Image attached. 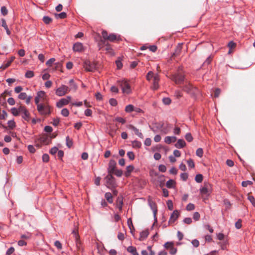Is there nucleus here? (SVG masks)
<instances>
[{
	"instance_id": "1",
	"label": "nucleus",
	"mask_w": 255,
	"mask_h": 255,
	"mask_svg": "<svg viewBox=\"0 0 255 255\" xmlns=\"http://www.w3.org/2000/svg\"><path fill=\"white\" fill-rule=\"evenodd\" d=\"M171 79L176 84H182L185 81V76L183 73L177 72L172 75Z\"/></svg>"
},
{
	"instance_id": "2",
	"label": "nucleus",
	"mask_w": 255,
	"mask_h": 255,
	"mask_svg": "<svg viewBox=\"0 0 255 255\" xmlns=\"http://www.w3.org/2000/svg\"><path fill=\"white\" fill-rule=\"evenodd\" d=\"M37 110L41 115H48L51 113L50 107L48 105L41 104L37 106Z\"/></svg>"
},
{
	"instance_id": "3",
	"label": "nucleus",
	"mask_w": 255,
	"mask_h": 255,
	"mask_svg": "<svg viewBox=\"0 0 255 255\" xmlns=\"http://www.w3.org/2000/svg\"><path fill=\"white\" fill-rule=\"evenodd\" d=\"M182 89L184 91L192 96L195 95L197 90L196 87L189 82H186V84L182 86Z\"/></svg>"
},
{
	"instance_id": "4",
	"label": "nucleus",
	"mask_w": 255,
	"mask_h": 255,
	"mask_svg": "<svg viewBox=\"0 0 255 255\" xmlns=\"http://www.w3.org/2000/svg\"><path fill=\"white\" fill-rule=\"evenodd\" d=\"M118 82L122 88L123 93L127 94L130 93V86L126 80L124 79L122 81H118Z\"/></svg>"
},
{
	"instance_id": "5",
	"label": "nucleus",
	"mask_w": 255,
	"mask_h": 255,
	"mask_svg": "<svg viewBox=\"0 0 255 255\" xmlns=\"http://www.w3.org/2000/svg\"><path fill=\"white\" fill-rule=\"evenodd\" d=\"M105 180L106 181L107 186L109 187L110 186L115 187L116 185L115 178L113 176V174L108 173V174L105 177Z\"/></svg>"
},
{
	"instance_id": "6",
	"label": "nucleus",
	"mask_w": 255,
	"mask_h": 255,
	"mask_svg": "<svg viewBox=\"0 0 255 255\" xmlns=\"http://www.w3.org/2000/svg\"><path fill=\"white\" fill-rule=\"evenodd\" d=\"M153 125H154L153 127H151V126H149V128L154 132H156L157 131V130L163 128L162 131L165 133H167V131H166L165 128H164V123H155L153 124Z\"/></svg>"
},
{
	"instance_id": "7",
	"label": "nucleus",
	"mask_w": 255,
	"mask_h": 255,
	"mask_svg": "<svg viewBox=\"0 0 255 255\" xmlns=\"http://www.w3.org/2000/svg\"><path fill=\"white\" fill-rule=\"evenodd\" d=\"M69 88L65 85H62L56 90L55 94L58 96H63L67 93Z\"/></svg>"
},
{
	"instance_id": "8",
	"label": "nucleus",
	"mask_w": 255,
	"mask_h": 255,
	"mask_svg": "<svg viewBox=\"0 0 255 255\" xmlns=\"http://www.w3.org/2000/svg\"><path fill=\"white\" fill-rule=\"evenodd\" d=\"M71 100L70 96H67V98H62L56 103V106L58 108H61L64 106L67 105Z\"/></svg>"
},
{
	"instance_id": "9",
	"label": "nucleus",
	"mask_w": 255,
	"mask_h": 255,
	"mask_svg": "<svg viewBox=\"0 0 255 255\" xmlns=\"http://www.w3.org/2000/svg\"><path fill=\"white\" fill-rule=\"evenodd\" d=\"M148 205L149 206L150 208L153 211L154 220L156 222L157 219L156 218V215L157 212V205H156V203H155V202L152 201L150 199H148Z\"/></svg>"
},
{
	"instance_id": "10",
	"label": "nucleus",
	"mask_w": 255,
	"mask_h": 255,
	"mask_svg": "<svg viewBox=\"0 0 255 255\" xmlns=\"http://www.w3.org/2000/svg\"><path fill=\"white\" fill-rule=\"evenodd\" d=\"M117 163L114 159H111L109 163L108 172V173L113 174L116 169Z\"/></svg>"
},
{
	"instance_id": "11",
	"label": "nucleus",
	"mask_w": 255,
	"mask_h": 255,
	"mask_svg": "<svg viewBox=\"0 0 255 255\" xmlns=\"http://www.w3.org/2000/svg\"><path fill=\"white\" fill-rule=\"evenodd\" d=\"M55 136H52L49 137L47 135H43L39 138V141L43 144L48 145L51 142V139Z\"/></svg>"
},
{
	"instance_id": "12",
	"label": "nucleus",
	"mask_w": 255,
	"mask_h": 255,
	"mask_svg": "<svg viewBox=\"0 0 255 255\" xmlns=\"http://www.w3.org/2000/svg\"><path fill=\"white\" fill-rule=\"evenodd\" d=\"M72 234L73 235L74 237V240L76 247L80 250L81 246V243L80 241V237L78 235V233L76 231L73 230L72 232Z\"/></svg>"
},
{
	"instance_id": "13",
	"label": "nucleus",
	"mask_w": 255,
	"mask_h": 255,
	"mask_svg": "<svg viewBox=\"0 0 255 255\" xmlns=\"http://www.w3.org/2000/svg\"><path fill=\"white\" fill-rule=\"evenodd\" d=\"M72 49L74 52H81L83 51L84 46L81 42H77L73 44Z\"/></svg>"
},
{
	"instance_id": "14",
	"label": "nucleus",
	"mask_w": 255,
	"mask_h": 255,
	"mask_svg": "<svg viewBox=\"0 0 255 255\" xmlns=\"http://www.w3.org/2000/svg\"><path fill=\"white\" fill-rule=\"evenodd\" d=\"M85 67L87 71L93 72L96 69V65L94 63H91L90 61L85 62Z\"/></svg>"
},
{
	"instance_id": "15",
	"label": "nucleus",
	"mask_w": 255,
	"mask_h": 255,
	"mask_svg": "<svg viewBox=\"0 0 255 255\" xmlns=\"http://www.w3.org/2000/svg\"><path fill=\"white\" fill-rule=\"evenodd\" d=\"M128 128L134 131V134L139 138L143 139L144 138L143 134L139 131V129L132 125L128 126Z\"/></svg>"
},
{
	"instance_id": "16",
	"label": "nucleus",
	"mask_w": 255,
	"mask_h": 255,
	"mask_svg": "<svg viewBox=\"0 0 255 255\" xmlns=\"http://www.w3.org/2000/svg\"><path fill=\"white\" fill-rule=\"evenodd\" d=\"M179 216V212L177 210H175L173 211L172 214L171 215L169 223H173L177 219Z\"/></svg>"
},
{
	"instance_id": "17",
	"label": "nucleus",
	"mask_w": 255,
	"mask_h": 255,
	"mask_svg": "<svg viewBox=\"0 0 255 255\" xmlns=\"http://www.w3.org/2000/svg\"><path fill=\"white\" fill-rule=\"evenodd\" d=\"M102 35L103 39H101L99 43V45L101 48V44H105L106 42V40L108 39L109 35L108 32L106 30H103L102 32Z\"/></svg>"
},
{
	"instance_id": "18",
	"label": "nucleus",
	"mask_w": 255,
	"mask_h": 255,
	"mask_svg": "<svg viewBox=\"0 0 255 255\" xmlns=\"http://www.w3.org/2000/svg\"><path fill=\"white\" fill-rule=\"evenodd\" d=\"M124 198L122 195L118 197L117 199V207L119 209L120 211H122L123 209Z\"/></svg>"
},
{
	"instance_id": "19",
	"label": "nucleus",
	"mask_w": 255,
	"mask_h": 255,
	"mask_svg": "<svg viewBox=\"0 0 255 255\" xmlns=\"http://www.w3.org/2000/svg\"><path fill=\"white\" fill-rule=\"evenodd\" d=\"M148 235H149V231H148V229L142 231L140 233L139 240L140 241H143L148 237Z\"/></svg>"
},
{
	"instance_id": "20",
	"label": "nucleus",
	"mask_w": 255,
	"mask_h": 255,
	"mask_svg": "<svg viewBox=\"0 0 255 255\" xmlns=\"http://www.w3.org/2000/svg\"><path fill=\"white\" fill-rule=\"evenodd\" d=\"M186 145L185 141L182 139H179L176 143L175 144V146L177 148H182Z\"/></svg>"
},
{
	"instance_id": "21",
	"label": "nucleus",
	"mask_w": 255,
	"mask_h": 255,
	"mask_svg": "<svg viewBox=\"0 0 255 255\" xmlns=\"http://www.w3.org/2000/svg\"><path fill=\"white\" fill-rule=\"evenodd\" d=\"M121 40L120 36H117L116 34L115 33L110 34L109 35V38L108 40L110 42H115L116 41H119Z\"/></svg>"
},
{
	"instance_id": "22",
	"label": "nucleus",
	"mask_w": 255,
	"mask_h": 255,
	"mask_svg": "<svg viewBox=\"0 0 255 255\" xmlns=\"http://www.w3.org/2000/svg\"><path fill=\"white\" fill-rule=\"evenodd\" d=\"M182 46V43H178V45L177 46L174 52H173L172 54V57L176 56L179 55V54L180 53V52L181 51Z\"/></svg>"
},
{
	"instance_id": "23",
	"label": "nucleus",
	"mask_w": 255,
	"mask_h": 255,
	"mask_svg": "<svg viewBox=\"0 0 255 255\" xmlns=\"http://www.w3.org/2000/svg\"><path fill=\"white\" fill-rule=\"evenodd\" d=\"M153 88L154 90H156L158 88V82L159 81V76L157 74H156L153 77Z\"/></svg>"
},
{
	"instance_id": "24",
	"label": "nucleus",
	"mask_w": 255,
	"mask_h": 255,
	"mask_svg": "<svg viewBox=\"0 0 255 255\" xmlns=\"http://www.w3.org/2000/svg\"><path fill=\"white\" fill-rule=\"evenodd\" d=\"M0 22H1V26L2 27H3L4 28V29L6 30V34L8 35H9L11 33V32L9 30V29L7 27L5 20L3 18H2L0 20Z\"/></svg>"
},
{
	"instance_id": "25",
	"label": "nucleus",
	"mask_w": 255,
	"mask_h": 255,
	"mask_svg": "<svg viewBox=\"0 0 255 255\" xmlns=\"http://www.w3.org/2000/svg\"><path fill=\"white\" fill-rule=\"evenodd\" d=\"M176 140L175 136H166L164 138V142L167 144H170L172 142H174Z\"/></svg>"
},
{
	"instance_id": "26",
	"label": "nucleus",
	"mask_w": 255,
	"mask_h": 255,
	"mask_svg": "<svg viewBox=\"0 0 255 255\" xmlns=\"http://www.w3.org/2000/svg\"><path fill=\"white\" fill-rule=\"evenodd\" d=\"M176 182L172 179H169L166 183V186L169 189L174 188L175 186Z\"/></svg>"
},
{
	"instance_id": "27",
	"label": "nucleus",
	"mask_w": 255,
	"mask_h": 255,
	"mask_svg": "<svg viewBox=\"0 0 255 255\" xmlns=\"http://www.w3.org/2000/svg\"><path fill=\"white\" fill-rule=\"evenodd\" d=\"M127 251L128 253H130L132 255H139L138 253L136 251V249L135 247L133 246H129L127 248Z\"/></svg>"
},
{
	"instance_id": "28",
	"label": "nucleus",
	"mask_w": 255,
	"mask_h": 255,
	"mask_svg": "<svg viewBox=\"0 0 255 255\" xmlns=\"http://www.w3.org/2000/svg\"><path fill=\"white\" fill-rule=\"evenodd\" d=\"M105 197L109 203L112 204L113 202V196L110 192H106L105 194Z\"/></svg>"
},
{
	"instance_id": "29",
	"label": "nucleus",
	"mask_w": 255,
	"mask_h": 255,
	"mask_svg": "<svg viewBox=\"0 0 255 255\" xmlns=\"http://www.w3.org/2000/svg\"><path fill=\"white\" fill-rule=\"evenodd\" d=\"M54 15L56 19H64L67 17V13L65 12H62L60 13H55Z\"/></svg>"
},
{
	"instance_id": "30",
	"label": "nucleus",
	"mask_w": 255,
	"mask_h": 255,
	"mask_svg": "<svg viewBox=\"0 0 255 255\" xmlns=\"http://www.w3.org/2000/svg\"><path fill=\"white\" fill-rule=\"evenodd\" d=\"M127 223L128 226V228H129L130 230V233L131 234H133V231H134V228L133 227V225L132 224V220L130 218H129L128 219Z\"/></svg>"
},
{
	"instance_id": "31",
	"label": "nucleus",
	"mask_w": 255,
	"mask_h": 255,
	"mask_svg": "<svg viewBox=\"0 0 255 255\" xmlns=\"http://www.w3.org/2000/svg\"><path fill=\"white\" fill-rule=\"evenodd\" d=\"M21 117L24 120L28 122H29L30 119V115L28 111L25 112L23 114H22Z\"/></svg>"
},
{
	"instance_id": "32",
	"label": "nucleus",
	"mask_w": 255,
	"mask_h": 255,
	"mask_svg": "<svg viewBox=\"0 0 255 255\" xmlns=\"http://www.w3.org/2000/svg\"><path fill=\"white\" fill-rule=\"evenodd\" d=\"M134 166L132 165H129L127 167V171L125 173V175L127 177L129 176L131 172L133 170Z\"/></svg>"
},
{
	"instance_id": "33",
	"label": "nucleus",
	"mask_w": 255,
	"mask_h": 255,
	"mask_svg": "<svg viewBox=\"0 0 255 255\" xmlns=\"http://www.w3.org/2000/svg\"><path fill=\"white\" fill-rule=\"evenodd\" d=\"M132 145L133 148H139L141 147L142 143L140 141L137 140H134L132 141Z\"/></svg>"
},
{
	"instance_id": "34",
	"label": "nucleus",
	"mask_w": 255,
	"mask_h": 255,
	"mask_svg": "<svg viewBox=\"0 0 255 255\" xmlns=\"http://www.w3.org/2000/svg\"><path fill=\"white\" fill-rule=\"evenodd\" d=\"M42 20L46 24H48L52 21V19L48 16H44Z\"/></svg>"
},
{
	"instance_id": "35",
	"label": "nucleus",
	"mask_w": 255,
	"mask_h": 255,
	"mask_svg": "<svg viewBox=\"0 0 255 255\" xmlns=\"http://www.w3.org/2000/svg\"><path fill=\"white\" fill-rule=\"evenodd\" d=\"M134 110V107L131 104L127 105L125 108V111L127 113H131L133 112Z\"/></svg>"
},
{
	"instance_id": "36",
	"label": "nucleus",
	"mask_w": 255,
	"mask_h": 255,
	"mask_svg": "<svg viewBox=\"0 0 255 255\" xmlns=\"http://www.w3.org/2000/svg\"><path fill=\"white\" fill-rule=\"evenodd\" d=\"M195 180L197 183H201L203 180V176L201 174H198L196 175Z\"/></svg>"
},
{
	"instance_id": "37",
	"label": "nucleus",
	"mask_w": 255,
	"mask_h": 255,
	"mask_svg": "<svg viewBox=\"0 0 255 255\" xmlns=\"http://www.w3.org/2000/svg\"><path fill=\"white\" fill-rule=\"evenodd\" d=\"M7 124L8 128L11 129H13L16 126L15 123L14 122V120L8 121L7 122Z\"/></svg>"
},
{
	"instance_id": "38",
	"label": "nucleus",
	"mask_w": 255,
	"mask_h": 255,
	"mask_svg": "<svg viewBox=\"0 0 255 255\" xmlns=\"http://www.w3.org/2000/svg\"><path fill=\"white\" fill-rule=\"evenodd\" d=\"M69 84L71 87V89H73L74 90H77V85L75 84L73 79H71L69 81Z\"/></svg>"
},
{
	"instance_id": "39",
	"label": "nucleus",
	"mask_w": 255,
	"mask_h": 255,
	"mask_svg": "<svg viewBox=\"0 0 255 255\" xmlns=\"http://www.w3.org/2000/svg\"><path fill=\"white\" fill-rule=\"evenodd\" d=\"M34 75L33 72L30 70L27 71L25 74V76L27 78H31L34 76Z\"/></svg>"
},
{
	"instance_id": "40",
	"label": "nucleus",
	"mask_w": 255,
	"mask_h": 255,
	"mask_svg": "<svg viewBox=\"0 0 255 255\" xmlns=\"http://www.w3.org/2000/svg\"><path fill=\"white\" fill-rule=\"evenodd\" d=\"M196 154L199 157H202L203 155V150L202 148H198L196 151Z\"/></svg>"
},
{
	"instance_id": "41",
	"label": "nucleus",
	"mask_w": 255,
	"mask_h": 255,
	"mask_svg": "<svg viewBox=\"0 0 255 255\" xmlns=\"http://www.w3.org/2000/svg\"><path fill=\"white\" fill-rule=\"evenodd\" d=\"M185 138L186 140L188 142H191L193 139V136H192L191 133L190 132L187 133L186 134V135L185 136Z\"/></svg>"
},
{
	"instance_id": "42",
	"label": "nucleus",
	"mask_w": 255,
	"mask_h": 255,
	"mask_svg": "<svg viewBox=\"0 0 255 255\" xmlns=\"http://www.w3.org/2000/svg\"><path fill=\"white\" fill-rule=\"evenodd\" d=\"M109 104L111 106L115 107L118 104V102L116 99L114 98H111L109 100Z\"/></svg>"
},
{
	"instance_id": "43",
	"label": "nucleus",
	"mask_w": 255,
	"mask_h": 255,
	"mask_svg": "<svg viewBox=\"0 0 255 255\" xmlns=\"http://www.w3.org/2000/svg\"><path fill=\"white\" fill-rule=\"evenodd\" d=\"M187 164H188V166L189 167H190L191 168H193L195 167V164H194V161L191 158H190L189 159H188L187 161Z\"/></svg>"
},
{
	"instance_id": "44",
	"label": "nucleus",
	"mask_w": 255,
	"mask_h": 255,
	"mask_svg": "<svg viewBox=\"0 0 255 255\" xmlns=\"http://www.w3.org/2000/svg\"><path fill=\"white\" fill-rule=\"evenodd\" d=\"M61 115L64 117H67L69 116V110L66 108H64L61 110Z\"/></svg>"
},
{
	"instance_id": "45",
	"label": "nucleus",
	"mask_w": 255,
	"mask_h": 255,
	"mask_svg": "<svg viewBox=\"0 0 255 255\" xmlns=\"http://www.w3.org/2000/svg\"><path fill=\"white\" fill-rule=\"evenodd\" d=\"M66 145L68 147H71L73 145L72 140L70 139L69 136H67L66 138Z\"/></svg>"
},
{
	"instance_id": "46",
	"label": "nucleus",
	"mask_w": 255,
	"mask_h": 255,
	"mask_svg": "<svg viewBox=\"0 0 255 255\" xmlns=\"http://www.w3.org/2000/svg\"><path fill=\"white\" fill-rule=\"evenodd\" d=\"M113 174L117 177H121L123 175V171L121 169H116Z\"/></svg>"
},
{
	"instance_id": "47",
	"label": "nucleus",
	"mask_w": 255,
	"mask_h": 255,
	"mask_svg": "<svg viewBox=\"0 0 255 255\" xmlns=\"http://www.w3.org/2000/svg\"><path fill=\"white\" fill-rule=\"evenodd\" d=\"M188 177V175L187 173H182L180 174V178L184 181H186Z\"/></svg>"
},
{
	"instance_id": "48",
	"label": "nucleus",
	"mask_w": 255,
	"mask_h": 255,
	"mask_svg": "<svg viewBox=\"0 0 255 255\" xmlns=\"http://www.w3.org/2000/svg\"><path fill=\"white\" fill-rule=\"evenodd\" d=\"M11 112L14 116L16 117L19 115V113L18 112V109L16 108H15V107L12 108L11 109Z\"/></svg>"
},
{
	"instance_id": "49",
	"label": "nucleus",
	"mask_w": 255,
	"mask_h": 255,
	"mask_svg": "<svg viewBox=\"0 0 255 255\" xmlns=\"http://www.w3.org/2000/svg\"><path fill=\"white\" fill-rule=\"evenodd\" d=\"M127 156L131 160H133L135 158V155L132 151H128L127 153Z\"/></svg>"
},
{
	"instance_id": "50",
	"label": "nucleus",
	"mask_w": 255,
	"mask_h": 255,
	"mask_svg": "<svg viewBox=\"0 0 255 255\" xmlns=\"http://www.w3.org/2000/svg\"><path fill=\"white\" fill-rule=\"evenodd\" d=\"M162 102L164 105H169L171 103V100L169 98H164Z\"/></svg>"
},
{
	"instance_id": "51",
	"label": "nucleus",
	"mask_w": 255,
	"mask_h": 255,
	"mask_svg": "<svg viewBox=\"0 0 255 255\" xmlns=\"http://www.w3.org/2000/svg\"><path fill=\"white\" fill-rule=\"evenodd\" d=\"M167 206L168 209L169 210L172 211L173 209V203L171 200H169L167 201Z\"/></svg>"
},
{
	"instance_id": "52",
	"label": "nucleus",
	"mask_w": 255,
	"mask_h": 255,
	"mask_svg": "<svg viewBox=\"0 0 255 255\" xmlns=\"http://www.w3.org/2000/svg\"><path fill=\"white\" fill-rule=\"evenodd\" d=\"M169 253L171 255H175L177 253V249L174 247L173 246H171V247L169 249Z\"/></svg>"
},
{
	"instance_id": "53",
	"label": "nucleus",
	"mask_w": 255,
	"mask_h": 255,
	"mask_svg": "<svg viewBox=\"0 0 255 255\" xmlns=\"http://www.w3.org/2000/svg\"><path fill=\"white\" fill-rule=\"evenodd\" d=\"M186 208L187 211H192L195 209V205L192 203H189Z\"/></svg>"
},
{
	"instance_id": "54",
	"label": "nucleus",
	"mask_w": 255,
	"mask_h": 255,
	"mask_svg": "<svg viewBox=\"0 0 255 255\" xmlns=\"http://www.w3.org/2000/svg\"><path fill=\"white\" fill-rule=\"evenodd\" d=\"M248 199L252 203V205L255 207V199L253 196H248Z\"/></svg>"
},
{
	"instance_id": "55",
	"label": "nucleus",
	"mask_w": 255,
	"mask_h": 255,
	"mask_svg": "<svg viewBox=\"0 0 255 255\" xmlns=\"http://www.w3.org/2000/svg\"><path fill=\"white\" fill-rule=\"evenodd\" d=\"M17 109L19 114L20 113L23 114L25 112L27 111V110L24 106H20Z\"/></svg>"
},
{
	"instance_id": "56",
	"label": "nucleus",
	"mask_w": 255,
	"mask_h": 255,
	"mask_svg": "<svg viewBox=\"0 0 255 255\" xmlns=\"http://www.w3.org/2000/svg\"><path fill=\"white\" fill-rule=\"evenodd\" d=\"M0 11L1 14L3 15H7L8 13V10L5 6H3L1 7Z\"/></svg>"
},
{
	"instance_id": "57",
	"label": "nucleus",
	"mask_w": 255,
	"mask_h": 255,
	"mask_svg": "<svg viewBox=\"0 0 255 255\" xmlns=\"http://www.w3.org/2000/svg\"><path fill=\"white\" fill-rule=\"evenodd\" d=\"M58 150V148L57 147L54 146L51 148L49 151V153L52 155H55L56 152H57Z\"/></svg>"
},
{
	"instance_id": "58",
	"label": "nucleus",
	"mask_w": 255,
	"mask_h": 255,
	"mask_svg": "<svg viewBox=\"0 0 255 255\" xmlns=\"http://www.w3.org/2000/svg\"><path fill=\"white\" fill-rule=\"evenodd\" d=\"M42 161L44 162H47L49 160V156L48 154L45 153L42 155Z\"/></svg>"
},
{
	"instance_id": "59",
	"label": "nucleus",
	"mask_w": 255,
	"mask_h": 255,
	"mask_svg": "<svg viewBox=\"0 0 255 255\" xmlns=\"http://www.w3.org/2000/svg\"><path fill=\"white\" fill-rule=\"evenodd\" d=\"M242 220L241 219H239L238 220L237 222H236L235 223V227L237 229H240L242 228Z\"/></svg>"
},
{
	"instance_id": "60",
	"label": "nucleus",
	"mask_w": 255,
	"mask_h": 255,
	"mask_svg": "<svg viewBox=\"0 0 255 255\" xmlns=\"http://www.w3.org/2000/svg\"><path fill=\"white\" fill-rule=\"evenodd\" d=\"M200 193L202 194L206 195L208 193V189L206 187H203L200 189Z\"/></svg>"
},
{
	"instance_id": "61",
	"label": "nucleus",
	"mask_w": 255,
	"mask_h": 255,
	"mask_svg": "<svg viewBox=\"0 0 255 255\" xmlns=\"http://www.w3.org/2000/svg\"><path fill=\"white\" fill-rule=\"evenodd\" d=\"M55 59L54 58H51L46 62V65L48 67H50L52 64L55 62Z\"/></svg>"
},
{
	"instance_id": "62",
	"label": "nucleus",
	"mask_w": 255,
	"mask_h": 255,
	"mask_svg": "<svg viewBox=\"0 0 255 255\" xmlns=\"http://www.w3.org/2000/svg\"><path fill=\"white\" fill-rule=\"evenodd\" d=\"M26 97L27 95L26 93L24 92L20 93L18 96V99L20 100H25L26 98Z\"/></svg>"
},
{
	"instance_id": "63",
	"label": "nucleus",
	"mask_w": 255,
	"mask_h": 255,
	"mask_svg": "<svg viewBox=\"0 0 255 255\" xmlns=\"http://www.w3.org/2000/svg\"><path fill=\"white\" fill-rule=\"evenodd\" d=\"M158 169L161 172H165L166 171V167L163 164H160L158 166Z\"/></svg>"
},
{
	"instance_id": "64",
	"label": "nucleus",
	"mask_w": 255,
	"mask_h": 255,
	"mask_svg": "<svg viewBox=\"0 0 255 255\" xmlns=\"http://www.w3.org/2000/svg\"><path fill=\"white\" fill-rule=\"evenodd\" d=\"M14 248L13 247H10L6 252V255H11L14 252Z\"/></svg>"
}]
</instances>
